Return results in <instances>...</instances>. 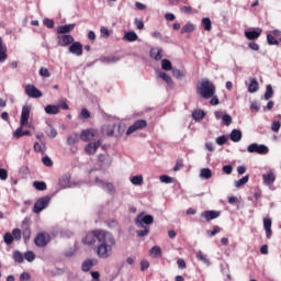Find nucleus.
<instances>
[{"label": "nucleus", "mask_w": 281, "mask_h": 281, "mask_svg": "<svg viewBox=\"0 0 281 281\" xmlns=\"http://www.w3.org/2000/svg\"><path fill=\"white\" fill-rule=\"evenodd\" d=\"M100 245L97 247V256L99 258H110L112 254V247L115 245V239L109 232L105 233L103 239L99 241Z\"/></svg>", "instance_id": "obj_1"}, {"label": "nucleus", "mask_w": 281, "mask_h": 281, "mask_svg": "<svg viewBox=\"0 0 281 281\" xmlns=\"http://www.w3.org/2000/svg\"><path fill=\"white\" fill-rule=\"evenodd\" d=\"M216 92L214 83L207 79H202L196 85V93L203 99H211Z\"/></svg>", "instance_id": "obj_2"}, {"label": "nucleus", "mask_w": 281, "mask_h": 281, "mask_svg": "<svg viewBox=\"0 0 281 281\" xmlns=\"http://www.w3.org/2000/svg\"><path fill=\"white\" fill-rule=\"evenodd\" d=\"M153 223H154V217L151 215H143V214L137 215L135 218V225L139 228H144V229L136 231L137 236L144 237L148 235L149 233L148 225Z\"/></svg>", "instance_id": "obj_3"}, {"label": "nucleus", "mask_w": 281, "mask_h": 281, "mask_svg": "<svg viewBox=\"0 0 281 281\" xmlns=\"http://www.w3.org/2000/svg\"><path fill=\"white\" fill-rule=\"evenodd\" d=\"M106 233V231L102 229H94L92 232H89L86 234L85 238L82 239V243L89 246L93 245L97 239L98 241L102 240Z\"/></svg>", "instance_id": "obj_4"}, {"label": "nucleus", "mask_w": 281, "mask_h": 281, "mask_svg": "<svg viewBox=\"0 0 281 281\" xmlns=\"http://www.w3.org/2000/svg\"><path fill=\"white\" fill-rule=\"evenodd\" d=\"M50 201L52 198L49 195L40 198L34 204L33 212L36 214L41 213L43 210L49 206Z\"/></svg>", "instance_id": "obj_5"}, {"label": "nucleus", "mask_w": 281, "mask_h": 281, "mask_svg": "<svg viewBox=\"0 0 281 281\" xmlns=\"http://www.w3.org/2000/svg\"><path fill=\"white\" fill-rule=\"evenodd\" d=\"M52 240V237L47 233H40L34 238L36 247H47V244Z\"/></svg>", "instance_id": "obj_6"}, {"label": "nucleus", "mask_w": 281, "mask_h": 281, "mask_svg": "<svg viewBox=\"0 0 281 281\" xmlns=\"http://www.w3.org/2000/svg\"><path fill=\"white\" fill-rule=\"evenodd\" d=\"M250 154L266 155L269 153V148L266 145H259L257 143L250 144L247 148Z\"/></svg>", "instance_id": "obj_7"}, {"label": "nucleus", "mask_w": 281, "mask_h": 281, "mask_svg": "<svg viewBox=\"0 0 281 281\" xmlns=\"http://www.w3.org/2000/svg\"><path fill=\"white\" fill-rule=\"evenodd\" d=\"M147 126V122L145 120H137L133 125H131L127 131L126 135H131L135 133L136 131L143 130Z\"/></svg>", "instance_id": "obj_8"}, {"label": "nucleus", "mask_w": 281, "mask_h": 281, "mask_svg": "<svg viewBox=\"0 0 281 281\" xmlns=\"http://www.w3.org/2000/svg\"><path fill=\"white\" fill-rule=\"evenodd\" d=\"M25 93L30 98H35V99H38V98L43 97V92H41V90H38L36 88V86H34V85H26Z\"/></svg>", "instance_id": "obj_9"}, {"label": "nucleus", "mask_w": 281, "mask_h": 281, "mask_svg": "<svg viewBox=\"0 0 281 281\" xmlns=\"http://www.w3.org/2000/svg\"><path fill=\"white\" fill-rule=\"evenodd\" d=\"M31 112H32V106L24 105L22 108V113H21V119H20L21 126L27 125V122L30 121V113Z\"/></svg>", "instance_id": "obj_10"}, {"label": "nucleus", "mask_w": 281, "mask_h": 281, "mask_svg": "<svg viewBox=\"0 0 281 281\" xmlns=\"http://www.w3.org/2000/svg\"><path fill=\"white\" fill-rule=\"evenodd\" d=\"M102 142L99 139L95 143H89L86 147H85V151L88 155H94L97 149L101 146Z\"/></svg>", "instance_id": "obj_11"}, {"label": "nucleus", "mask_w": 281, "mask_h": 281, "mask_svg": "<svg viewBox=\"0 0 281 281\" xmlns=\"http://www.w3.org/2000/svg\"><path fill=\"white\" fill-rule=\"evenodd\" d=\"M220 215V211H204L201 213V217L205 218L207 222L217 218Z\"/></svg>", "instance_id": "obj_12"}, {"label": "nucleus", "mask_w": 281, "mask_h": 281, "mask_svg": "<svg viewBox=\"0 0 281 281\" xmlns=\"http://www.w3.org/2000/svg\"><path fill=\"white\" fill-rule=\"evenodd\" d=\"M57 38H58V45L63 47L74 43V37L71 35H60V36H57Z\"/></svg>", "instance_id": "obj_13"}, {"label": "nucleus", "mask_w": 281, "mask_h": 281, "mask_svg": "<svg viewBox=\"0 0 281 281\" xmlns=\"http://www.w3.org/2000/svg\"><path fill=\"white\" fill-rule=\"evenodd\" d=\"M69 52L76 56L82 55V45L79 42H72Z\"/></svg>", "instance_id": "obj_14"}, {"label": "nucleus", "mask_w": 281, "mask_h": 281, "mask_svg": "<svg viewBox=\"0 0 281 281\" xmlns=\"http://www.w3.org/2000/svg\"><path fill=\"white\" fill-rule=\"evenodd\" d=\"M271 226H272V220L270 217H265L263 218V227L266 231L267 238H271V236H272Z\"/></svg>", "instance_id": "obj_15"}, {"label": "nucleus", "mask_w": 281, "mask_h": 281, "mask_svg": "<svg viewBox=\"0 0 281 281\" xmlns=\"http://www.w3.org/2000/svg\"><path fill=\"white\" fill-rule=\"evenodd\" d=\"M94 265H97V260L95 259H87L81 265V271L87 273L88 271H90L91 268L94 267Z\"/></svg>", "instance_id": "obj_16"}, {"label": "nucleus", "mask_w": 281, "mask_h": 281, "mask_svg": "<svg viewBox=\"0 0 281 281\" xmlns=\"http://www.w3.org/2000/svg\"><path fill=\"white\" fill-rule=\"evenodd\" d=\"M94 136L93 130H85L81 132L79 138L83 142H90Z\"/></svg>", "instance_id": "obj_17"}, {"label": "nucleus", "mask_w": 281, "mask_h": 281, "mask_svg": "<svg viewBox=\"0 0 281 281\" xmlns=\"http://www.w3.org/2000/svg\"><path fill=\"white\" fill-rule=\"evenodd\" d=\"M8 59V47L3 45V38L0 37V63L5 61Z\"/></svg>", "instance_id": "obj_18"}, {"label": "nucleus", "mask_w": 281, "mask_h": 281, "mask_svg": "<svg viewBox=\"0 0 281 281\" xmlns=\"http://www.w3.org/2000/svg\"><path fill=\"white\" fill-rule=\"evenodd\" d=\"M262 30L258 29L257 31H246L245 32V36L249 40V41H255L257 38H259V36L261 35Z\"/></svg>", "instance_id": "obj_19"}, {"label": "nucleus", "mask_w": 281, "mask_h": 281, "mask_svg": "<svg viewBox=\"0 0 281 281\" xmlns=\"http://www.w3.org/2000/svg\"><path fill=\"white\" fill-rule=\"evenodd\" d=\"M76 24L60 25L57 27V34H68L75 29Z\"/></svg>", "instance_id": "obj_20"}, {"label": "nucleus", "mask_w": 281, "mask_h": 281, "mask_svg": "<svg viewBox=\"0 0 281 281\" xmlns=\"http://www.w3.org/2000/svg\"><path fill=\"white\" fill-rule=\"evenodd\" d=\"M162 49L160 48H153L150 49V57L155 60H160L162 58L161 56Z\"/></svg>", "instance_id": "obj_21"}, {"label": "nucleus", "mask_w": 281, "mask_h": 281, "mask_svg": "<svg viewBox=\"0 0 281 281\" xmlns=\"http://www.w3.org/2000/svg\"><path fill=\"white\" fill-rule=\"evenodd\" d=\"M262 178H263V183L268 186L273 183L276 180V176L272 172L263 175Z\"/></svg>", "instance_id": "obj_22"}, {"label": "nucleus", "mask_w": 281, "mask_h": 281, "mask_svg": "<svg viewBox=\"0 0 281 281\" xmlns=\"http://www.w3.org/2000/svg\"><path fill=\"white\" fill-rule=\"evenodd\" d=\"M149 256H151V258H160L161 248L159 246H154L149 251Z\"/></svg>", "instance_id": "obj_23"}, {"label": "nucleus", "mask_w": 281, "mask_h": 281, "mask_svg": "<svg viewBox=\"0 0 281 281\" xmlns=\"http://www.w3.org/2000/svg\"><path fill=\"white\" fill-rule=\"evenodd\" d=\"M45 112L47 114H53V115H56V114H59L60 113V109L56 105H47L45 108Z\"/></svg>", "instance_id": "obj_24"}, {"label": "nucleus", "mask_w": 281, "mask_h": 281, "mask_svg": "<svg viewBox=\"0 0 281 281\" xmlns=\"http://www.w3.org/2000/svg\"><path fill=\"white\" fill-rule=\"evenodd\" d=\"M243 135L241 132L238 130H233L231 133V139L235 143L239 142L241 139Z\"/></svg>", "instance_id": "obj_25"}, {"label": "nucleus", "mask_w": 281, "mask_h": 281, "mask_svg": "<svg viewBox=\"0 0 281 281\" xmlns=\"http://www.w3.org/2000/svg\"><path fill=\"white\" fill-rule=\"evenodd\" d=\"M159 77L170 87L173 88V81L166 72H159Z\"/></svg>", "instance_id": "obj_26"}, {"label": "nucleus", "mask_w": 281, "mask_h": 281, "mask_svg": "<svg viewBox=\"0 0 281 281\" xmlns=\"http://www.w3.org/2000/svg\"><path fill=\"white\" fill-rule=\"evenodd\" d=\"M79 135L77 134V133H74V134H70L68 137H67V144L68 145H74V144H76V143H78L79 142Z\"/></svg>", "instance_id": "obj_27"}, {"label": "nucleus", "mask_w": 281, "mask_h": 281, "mask_svg": "<svg viewBox=\"0 0 281 281\" xmlns=\"http://www.w3.org/2000/svg\"><path fill=\"white\" fill-rule=\"evenodd\" d=\"M33 187L38 191L47 190V183L43 181H34Z\"/></svg>", "instance_id": "obj_28"}, {"label": "nucleus", "mask_w": 281, "mask_h": 281, "mask_svg": "<svg viewBox=\"0 0 281 281\" xmlns=\"http://www.w3.org/2000/svg\"><path fill=\"white\" fill-rule=\"evenodd\" d=\"M258 89H259V83H258V81H257L256 79H251V80H250V85H249V87H248V91H249L250 93H254V92L258 91Z\"/></svg>", "instance_id": "obj_29"}, {"label": "nucleus", "mask_w": 281, "mask_h": 281, "mask_svg": "<svg viewBox=\"0 0 281 281\" xmlns=\"http://www.w3.org/2000/svg\"><path fill=\"white\" fill-rule=\"evenodd\" d=\"M195 30V25H193L192 23L188 22L181 30V34L184 33H192Z\"/></svg>", "instance_id": "obj_30"}, {"label": "nucleus", "mask_w": 281, "mask_h": 281, "mask_svg": "<svg viewBox=\"0 0 281 281\" xmlns=\"http://www.w3.org/2000/svg\"><path fill=\"white\" fill-rule=\"evenodd\" d=\"M69 183H70V179L68 176H63L60 179H59V186L65 189V188H68L69 187Z\"/></svg>", "instance_id": "obj_31"}, {"label": "nucleus", "mask_w": 281, "mask_h": 281, "mask_svg": "<svg viewBox=\"0 0 281 281\" xmlns=\"http://www.w3.org/2000/svg\"><path fill=\"white\" fill-rule=\"evenodd\" d=\"M46 134L50 138H56L58 136V131H56V128H54L52 125H49L46 130Z\"/></svg>", "instance_id": "obj_32"}, {"label": "nucleus", "mask_w": 281, "mask_h": 281, "mask_svg": "<svg viewBox=\"0 0 281 281\" xmlns=\"http://www.w3.org/2000/svg\"><path fill=\"white\" fill-rule=\"evenodd\" d=\"M13 260L14 262H18L19 265L23 263V254H21V251L16 250L13 252Z\"/></svg>", "instance_id": "obj_33"}, {"label": "nucleus", "mask_w": 281, "mask_h": 281, "mask_svg": "<svg viewBox=\"0 0 281 281\" xmlns=\"http://www.w3.org/2000/svg\"><path fill=\"white\" fill-rule=\"evenodd\" d=\"M202 26L205 31L210 32L212 30V22L209 18L202 19Z\"/></svg>", "instance_id": "obj_34"}, {"label": "nucleus", "mask_w": 281, "mask_h": 281, "mask_svg": "<svg viewBox=\"0 0 281 281\" xmlns=\"http://www.w3.org/2000/svg\"><path fill=\"white\" fill-rule=\"evenodd\" d=\"M24 258L25 260H27V262H34V260H36V255L34 254V251L29 250L24 254Z\"/></svg>", "instance_id": "obj_35"}, {"label": "nucleus", "mask_w": 281, "mask_h": 281, "mask_svg": "<svg viewBox=\"0 0 281 281\" xmlns=\"http://www.w3.org/2000/svg\"><path fill=\"white\" fill-rule=\"evenodd\" d=\"M204 116H205V113H204V111H202V110H198V111H194V112L192 113V117H193L195 121H200V120H202Z\"/></svg>", "instance_id": "obj_36"}, {"label": "nucleus", "mask_w": 281, "mask_h": 281, "mask_svg": "<svg viewBox=\"0 0 281 281\" xmlns=\"http://www.w3.org/2000/svg\"><path fill=\"white\" fill-rule=\"evenodd\" d=\"M161 68L164 69V70H166V71H169V70H172L173 68H172V65H171V63H170V60H168V59H162L161 60Z\"/></svg>", "instance_id": "obj_37"}, {"label": "nucleus", "mask_w": 281, "mask_h": 281, "mask_svg": "<svg viewBox=\"0 0 281 281\" xmlns=\"http://www.w3.org/2000/svg\"><path fill=\"white\" fill-rule=\"evenodd\" d=\"M124 38L128 42H135L138 36L136 35V33L134 32H127L125 35H124Z\"/></svg>", "instance_id": "obj_38"}, {"label": "nucleus", "mask_w": 281, "mask_h": 281, "mask_svg": "<svg viewBox=\"0 0 281 281\" xmlns=\"http://www.w3.org/2000/svg\"><path fill=\"white\" fill-rule=\"evenodd\" d=\"M143 181H144L143 176H134L131 178V182L135 186L143 184Z\"/></svg>", "instance_id": "obj_39"}, {"label": "nucleus", "mask_w": 281, "mask_h": 281, "mask_svg": "<svg viewBox=\"0 0 281 281\" xmlns=\"http://www.w3.org/2000/svg\"><path fill=\"white\" fill-rule=\"evenodd\" d=\"M273 97V89H272V86L271 85H268L267 86V90H266V93H265V99L266 100H269Z\"/></svg>", "instance_id": "obj_40"}, {"label": "nucleus", "mask_w": 281, "mask_h": 281, "mask_svg": "<svg viewBox=\"0 0 281 281\" xmlns=\"http://www.w3.org/2000/svg\"><path fill=\"white\" fill-rule=\"evenodd\" d=\"M3 240L7 245L12 244L14 241V236L11 233H5L3 236Z\"/></svg>", "instance_id": "obj_41"}, {"label": "nucleus", "mask_w": 281, "mask_h": 281, "mask_svg": "<svg viewBox=\"0 0 281 281\" xmlns=\"http://www.w3.org/2000/svg\"><path fill=\"white\" fill-rule=\"evenodd\" d=\"M201 177L204 179H210L212 177V171L209 168L201 170Z\"/></svg>", "instance_id": "obj_42"}, {"label": "nucleus", "mask_w": 281, "mask_h": 281, "mask_svg": "<svg viewBox=\"0 0 281 281\" xmlns=\"http://www.w3.org/2000/svg\"><path fill=\"white\" fill-rule=\"evenodd\" d=\"M100 182L108 190L109 193L113 194L115 192V187L112 183H104L103 181Z\"/></svg>", "instance_id": "obj_43"}, {"label": "nucleus", "mask_w": 281, "mask_h": 281, "mask_svg": "<svg viewBox=\"0 0 281 281\" xmlns=\"http://www.w3.org/2000/svg\"><path fill=\"white\" fill-rule=\"evenodd\" d=\"M249 180V176H245L241 179H239L238 181L235 182L237 188H240L241 186H244L245 183H247Z\"/></svg>", "instance_id": "obj_44"}, {"label": "nucleus", "mask_w": 281, "mask_h": 281, "mask_svg": "<svg viewBox=\"0 0 281 281\" xmlns=\"http://www.w3.org/2000/svg\"><path fill=\"white\" fill-rule=\"evenodd\" d=\"M171 71H172V76H173L175 78H177V79H180V78L184 77V72L181 71V70H178V69H176V68H172Z\"/></svg>", "instance_id": "obj_45"}, {"label": "nucleus", "mask_w": 281, "mask_h": 281, "mask_svg": "<svg viewBox=\"0 0 281 281\" xmlns=\"http://www.w3.org/2000/svg\"><path fill=\"white\" fill-rule=\"evenodd\" d=\"M22 235L24 237L25 240H30V236L32 235V231L30 229L29 226H26L23 232Z\"/></svg>", "instance_id": "obj_46"}, {"label": "nucleus", "mask_w": 281, "mask_h": 281, "mask_svg": "<svg viewBox=\"0 0 281 281\" xmlns=\"http://www.w3.org/2000/svg\"><path fill=\"white\" fill-rule=\"evenodd\" d=\"M11 235L13 236V239L21 240V229L20 228H14L12 231Z\"/></svg>", "instance_id": "obj_47"}, {"label": "nucleus", "mask_w": 281, "mask_h": 281, "mask_svg": "<svg viewBox=\"0 0 281 281\" xmlns=\"http://www.w3.org/2000/svg\"><path fill=\"white\" fill-rule=\"evenodd\" d=\"M42 162L46 166V167H52L54 166V161H52V158H49L48 156H45L42 158Z\"/></svg>", "instance_id": "obj_48"}, {"label": "nucleus", "mask_w": 281, "mask_h": 281, "mask_svg": "<svg viewBox=\"0 0 281 281\" xmlns=\"http://www.w3.org/2000/svg\"><path fill=\"white\" fill-rule=\"evenodd\" d=\"M40 75L44 78H49L52 76V74L49 72V69H47V68H41Z\"/></svg>", "instance_id": "obj_49"}, {"label": "nucleus", "mask_w": 281, "mask_h": 281, "mask_svg": "<svg viewBox=\"0 0 281 281\" xmlns=\"http://www.w3.org/2000/svg\"><path fill=\"white\" fill-rule=\"evenodd\" d=\"M196 258H198V260H201L202 262H205L206 265H207V262H209V259L206 258L205 255H203L202 251H199V252L196 254Z\"/></svg>", "instance_id": "obj_50"}, {"label": "nucleus", "mask_w": 281, "mask_h": 281, "mask_svg": "<svg viewBox=\"0 0 281 281\" xmlns=\"http://www.w3.org/2000/svg\"><path fill=\"white\" fill-rule=\"evenodd\" d=\"M267 40L269 45H279V42L271 34H268Z\"/></svg>", "instance_id": "obj_51"}, {"label": "nucleus", "mask_w": 281, "mask_h": 281, "mask_svg": "<svg viewBox=\"0 0 281 281\" xmlns=\"http://www.w3.org/2000/svg\"><path fill=\"white\" fill-rule=\"evenodd\" d=\"M222 120L226 126H229L232 124V116L228 114L223 115Z\"/></svg>", "instance_id": "obj_52"}, {"label": "nucleus", "mask_w": 281, "mask_h": 281, "mask_svg": "<svg viewBox=\"0 0 281 281\" xmlns=\"http://www.w3.org/2000/svg\"><path fill=\"white\" fill-rule=\"evenodd\" d=\"M280 127H281V123H280L279 121H274V122L272 123V125H271V130H272L273 132H276V133L279 132Z\"/></svg>", "instance_id": "obj_53"}, {"label": "nucleus", "mask_w": 281, "mask_h": 281, "mask_svg": "<svg viewBox=\"0 0 281 281\" xmlns=\"http://www.w3.org/2000/svg\"><path fill=\"white\" fill-rule=\"evenodd\" d=\"M80 117L87 120L90 117V112L87 109H82L80 112Z\"/></svg>", "instance_id": "obj_54"}, {"label": "nucleus", "mask_w": 281, "mask_h": 281, "mask_svg": "<svg viewBox=\"0 0 281 281\" xmlns=\"http://www.w3.org/2000/svg\"><path fill=\"white\" fill-rule=\"evenodd\" d=\"M44 25L48 29H54V20L50 19H45L44 20Z\"/></svg>", "instance_id": "obj_55"}, {"label": "nucleus", "mask_w": 281, "mask_h": 281, "mask_svg": "<svg viewBox=\"0 0 281 281\" xmlns=\"http://www.w3.org/2000/svg\"><path fill=\"white\" fill-rule=\"evenodd\" d=\"M160 181L164 183H171L172 178H170L169 176L162 175V176H160Z\"/></svg>", "instance_id": "obj_56"}, {"label": "nucleus", "mask_w": 281, "mask_h": 281, "mask_svg": "<svg viewBox=\"0 0 281 281\" xmlns=\"http://www.w3.org/2000/svg\"><path fill=\"white\" fill-rule=\"evenodd\" d=\"M32 279V276H30L29 272H23L21 276H20V281H27V280H31Z\"/></svg>", "instance_id": "obj_57"}, {"label": "nucleus", "mask_w": 281, "mask_h": 281, "mask_svg": "<svg viewBox=\"0 0 281 281\" xmlns=\"http://www.w3.org/2000/svg\"><path fill=\"white\" fill-rule=\"evenodd\" d=\"M149 268V262L147 260L140 261V271H146Z\"/></svg>", "instance_id": "obj_58"}, {"label": "nucleus", "mask_w": 281, "mask_h": 281, "mask_svg": "<svg viewBox=\"0 0 281 281\" xmlns=\"http://www.w3.org/2000/svg\"><path fill=\"white\" fill-rule=\"evenodd\" d=\"M226 142H227V137L225 135L216 138V143L221 146L224 145Z\"/></svg>", "instance_id": "obj_59"}, {"label": "nucleus", "mask_w": 281, "mask_h": 281, "mask_svg": "<svg viewBox=\"0 0 281 281\" xmlns=\"http://www.w3.org/2000/svg\"><path fill=\"white\" fill-rule=\"evenodd\" d=\"M178 268L179 269H187V263L183 259L179 258L177 261Z\"/></svg>", "instance_id": "obj_60"}, {"label": "nucleus", "mask_w": 281, "mask_h": 281, "mask_svg": "<svg viewBox=\"0 0 281 281\" xmlns=\"http://www.w3.org/2000/svg\"><path fill=\"white\" fill-rule=\"evenodd\" d=\"M0 179L7 180L8 179V170L0 168Z\"/></svg>", "instance_id": "obj_61"}, {"label": "nucleus", "mask_w": 281, "mask_h": 281, "mask_svg": "<svg viewBox=\"0 0 281 281\" xmlns=\"http://www.w3.org/2000/svg\"><path fill=\"white\" fill-rule=\"evenodd\" d=\"M182 167H183V160H182V159H179V160H177L173 170H175V171H178V170H180Z\"/></svg>", "instance_id": "obj_62"}, {"label": "nucleus", "mask_w": 281, "mask_h": 281, "mask_svg": "<svg viewBox=\"0 0 281 281\" xmlns=\"http://www.w3.org/2000/svg\"><path fill=\"white\" fill-rule=\"evenodd\" d=\"M248 46H249L252 50H256V52H258V50L260 49L259 45H258L257 43H255V42H250V43L248 44Z\"/></svg>", "instance_id": "obj_63"}, {"label": "nucleus", "mask_w": 281, "mask_h": 281, "mask_svg": "<svg viewBox=\"0 0 281 281\" xmlns=\"http://www.w3.org/2000/svg\"><path fill=\"white\" fill-rule=\"evenodd\" d=\"M135 25L138 30H143L144 29V23L142 20L135 19Z\"/></svg>", "instance_id": "obj_64"}]
</instances>
